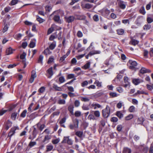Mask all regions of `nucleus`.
Here are the masks:
<instances>
[{
	"instance_id": "obj_1",
	"label": "nucleus",
	"mask_w": 153,
	"mask_h": 153,
	"mask_svg": "<svg viewBox=\"0 0 153 153\" xmlns=\"http://www.w3.org/2000/svg\"><path fill=\"white\" fill-rule=\"evenodd\" d=\"M72 124H71L69 125V128L71 130H73L74 128H78L79 123L78 120L77 118L73 119L72 120Z\"/></svg>"
},
{
	"instance_id": "obj_2",
	"label": "nucleus",
	"mask_w": 153,
	"mask_h": 153,
	"mask_svg": "<svg viewBox=\"0 0 153 153\" xmlns=\"http://www.w3.org/2000/svg\"><path fill=\"white\" fill-rule=\"evenodd\" d=\"M128 64H129V68L132 70L136 71V67L137 65V62L132 60H129L128 62Z\"/></svg>"
},
{
	"instance_id": "obj_3",
	"label": "nucleus",
	"mask_w": 153,
	"mask_h": 153,
	"mask_svg": "<svg viewBox=\"0 0 153 153\" xmlns=\"http://www.w3.org/2000/svg\"><path fill=\"white\" fill-rule=\"evenodd\" d=\"M110 112V108L107 105L105 108L102 110V115L104 117L106 118L109 117Z\"/></svg>"
},
{
	"instance_id": "obj_4",
	"label": "nucleus",
	"mask_w": 153,
	"mask_h": 153,
	"mask_svg": "<svg viewBox=\"0 0 153 153\" xmlns=\"http://www.w3.org/2000/svg\"><path fill=\"white\" fill-rule=\"evenodd\" d=\"M12 122L9 120H7L4 124L3 128L6 130H7L12 126Z\"/></svg>"
},
{
	"instance_id": "obj_5",
	"label": "nucleus",
	"mask_w": 153,
	"mask_h": 153,
	"mask_svg": "<svg viewBox=\"0 0 153 153\" xmlns=\"http://www.w3.org/2000/svg\"><path fill=\"white\" fill-rule=\"evenodd\" d=\"M16 129H19V128L18 127L14 126L12 128L8 134V137L11 138L15 133V131Z\"/></svg>"
},
{
	"instance_id": "obj_6",
	"label": "nucleus",
	"mask_w": 153,
	"mask_h": 153,
	"mask_svg": "<svg viewBox=\"0 0 153 153\" xmlns=\"http://www.w3.org/2000/svg\"><path fill=\"white\" fill-rule=\"evenodd\" d=\"M36 73L35 70H33L31 72V75L29 79V82L30 83H32L34 80V79L36 77Z\"/></svg>"
},
{
	"instance_id": "obj_7",
	"label": "nucleus",
	"mask_w": 153,
	"mask_h": 153,
	"mask_svg": "<svg viewBox=\"0 0 153 153\" xmlns=\"http://www.w3.org/2000/svg\"><path fill=\"white\" fill-rule=\"evenodd\" d=\"M138 149H140V151L143 152L144 153H147L149 150V148L148 147L142 145L139 146Z\"/></svg>"
},
{
	"instance_id": "obj_8",
	"label": "nucleus",
	"mask_w": 153,
	"mask_h": 153,
	"mask_svg": "<svg viewBox=\"0 0 153 153\" xmlns=\"http://www.w3.org/2000/svg\"><path fill=\"white\" fill-rule=\"evenodd\" d=\"M75 19V17L73 16H70L68 17L65 16V19L66 22L68 23L72 22L74 21Z\"/></svg>"
},
{
	"instance_id": "obj_9",
	"label": "nucleus",
	"mask_w": 153,
	"mask_h": 153,
	"mask_svg": "<svg viewBox=\"0 0 153 153\" xmlns=\"http://www.w3.org/2000/svg\"><path fill=\"white\" fill-rule=\"evenodd\" d=\"M110 11L107 8H103L102 10V14L105 17H107L110 13Z\"/></svg>"
},
{
	"instance_id": "obj_10",
	"label": "nucleus",
	"mask_w": 153,
	"mask_h": 153,
	"mask_svg": "<svg viewBox=\"0 0 153 153\" xmlns=\"http://www.w3.org/2000/svg\"><path fill=\"white\" fill-rule=\"evenodd\" d=\"M51 138V136L50 135H46L45 136L43 140L42 141V143H48Z\"/></svg>"
},
{
	"instance_id": "obj_11",
	"label": "nucleus",
	"mask_w": 153,
	"mask_h": 153,
	"mask_svg": "<svg viewBox=\"0 0 153 153\" xmlns=\"http://www.w3.org/2000/svg\"><path fill=\"white\" fill-rule=\"evenodd\" d=\"M89 105H90L91 108H94V109H96L97 108H100L101 107V106L100 104L95 102H93L91 105L90 104Z\"/></svg>"
},
{
	"instance_id": "obj_12",
	"label": "nucleus",
	"mask_w": 153,
	"mask_h": 153,
	"mask_svg": "<svg viewBox=\"0 0 153 153\" xmlns=\"http://www.w3.org/2000/svg\"><path fill=\"white\" fill-rule=\"evenodd\" d=\"M143 82V81L138 78H134L133 79L132 82L135 85H137Z\"/></svg>"
},
{
	"instance_id": "obj_13",
	"label": "nucleus",
	"mask_w": 153,
	"mask_h": 153,
	"mask_svg": "<svg viewBox=\"0 0 153 153\" xmlns=\"http://www.w3.org/2000/svg\"><path fill=\"white\" fill-rule=\"evenodd\" d=\"M151 72L150 70L146 69L145 68L143 67L140 71V72L142 74H144L146 73H150Z\"/></svg>"
},
{
	"instance_id": "obj_14",
	"label": "nucleus",
	"mask_w": 153,
	"mask_h": 153,
	"mask_svg": "<svg viewBox=\"0 0 153 153\" xmlns=\"http://www.w3.org/2000/svg\"><path fill=\"white\" fill-rule=\"evenodd\" d=\"M118 5L119 7L122 9H124L126 7V5L124 4L123 1L120 0L118 1Z\"/></svg>"
},
{
	"instance_id": "obj_15",
	"label": "nucleus",
	"mask_w": 153,
	"mask_h": 153,
	"mask_svg": "<svg viewBox=\"0 0 153 153\" xmlns=\"http://www.w3.org/2000/svg\"><path fill=\"white\" fill-rule=\"evenodd\" d=\"M139 41L137 40L134 39L133 38L131 39L129 44L131 45L135 46L139 43Z\"/></svg>"
},
{
	"instance_id": "obj_16",
	"label": "nucleus",
	"mask_w": 153,
	"mask_h": 153,
	"mask_svg": "<svg viewBox=\"0 0 153 153\" xmlns=\"http://www.w3.org/2000/svg\"><path fill=\"white\" fill-rule=\"evenodd\" d=\"M47 72L49 75L48 78H51L53 75L52 67H51L48 69L47 71Z\"/></svg>"
},
{
	"instance_id": "obj_17",
	"label": "nucleus",
	"mask_w": 153,
	"mask_h": 153,
	"mask_svg": "<svg viewBox=\"0 0 153 153\" xmlns=\"http://www.w3.org/2000/svg\"><path fill=\"white\" fill-rule=\"evenodd\" d=\"M36 126L38 129L40 131H42L45 127V124H41L40 122L38 123Z\"/></svg>"
},
{
	"instance_id": "obj_18",
	"label": "nucleus",
	"mask_w": 153,
	"mask_h": 153,
	"mask_svg": "<svg viewBox=\"0 0 153 153\" xmlns=\"http://www.w3.org/2000/svg\"><path fill=\"white\" fill-rule=\"evenodd\" d=\"M63 87L62 86L58 87L57 85L55 84H53V88L55 91H62V88Z\"/></svg>"
},
{
	"instance_id": "obj_19",
	"label": "nucleus",
	"mask_w": 153,
	"mask_h": 153,
	"mask_svg": "<svg viewBox=\"0 0 153 153\" xmlns=\"http://www.w3.org/2000/svg\"><path fill=\"white\" fill-rule=\"evenodd\" d=\"M36 40L33 39L31 40L29 45V47L31 48H34L36 46Z\"/></svg>"
},
{
	"instance_id": "obj_20",
	"label": "nucleus",
	"mask_w": 153,
	"mask_h": 153,
	"mask_svg": "<svg viewBox=\"0 0 153 153\" xmlns=\"http://www.w3.org/2000/svg\"><path fill=\"white\" fill-rule=\"evenodd\" d=\"M101 53V51H92L89 52V55H90V56L93 55L94 54H99Z\"/></svg>"
},
{
	"instance_id": "obj_21",
	"label": "nucleus",
	"mask_w": 153,
	"mask_h": 153,
	"mask_svg": "<svg viewBox=\"0 0 153 153\" xmlns=\"http://www.w3.org/2000/svg\"><path fill=\"white\" fill-rule=\"evenodd\" d=\"M53 19L56 22L59 23H61V20L60 19V16L59 15H55L53 18Z\"/></svg>"
},
{
	"instance_id": "obj_22",
	"label": "nucleus",
	"mask_w": 153,
	"mask_h": 153,
	"mask_svg": "<svg viewBox=\"0 0 153 153\" xmlns=\"http://www.w3.org/2000/svg\"><path fill=\"white\" fill-rule=\"evenodd\" d=\"M81 6L83 8H86L87 9L91 8L92 7V6L89 3H87L85 4H82L81 5Z\"/></svg>"
},
{
	"instance_id": "obj_23",
	"label": "nucleus",
	"mask_w": 153,
	"mask_h": 153,
	"mask_svg": "<svg viewBox=\"0 0 153 153\" xmlns=\"http://www.w3.org/2000/svg\"><path fill=\"white\" fill-rule=\"evenodd\" d=\"M74 106L73 105H71L69 106L68 107V110L72 115H74L73 112Z\"/></svg>"
},
{
	"instance_id": "obj_24",
	"label": "nucleus",
	"mask_w": 153,
	"mask_h": 153,
	"mask_svg": "<svg viewBox=\"0 0 153 153\" xmlns=\"http://www.w3.org/2000/svg\"><path fill=\"white\" fill-rule=\"evenodd\" d=\"M124 30L122 28H120L116 30L117 34L119 35H122L124 33Z\"/></svg>"
},
{
	"instance_id": "obj_25",
	"label": "nucleus",
	"mask_w": 153,
	"mask_h": 153,
	"mask_svg": "<svg viewBox=\"0 0 153 153\" xmlns=\"http://www.w3.org/2000/svg\"><path fill=\"white\" fill-rule=\"evenodd\" d=\"M6 53L7 55H9L13 53V50L11 47H9L7 48L6 51Z\"/></svg>"
},
{
	"instance_id": "obj_26",
	"label": "nucleus",
	"mask_w": 153,
	"mask_h": 153,
	"mask_svg": "<svg viewBox=\"0 0 153 153\" xmlns=\"http://www.w3.org/2000/svg\"><path fill=\"white\" fill-rule=\"evenodd\" d=\"M131 149L128 147H125L123 149V153H131Z\"/></svg>"
},
{
	"instance_id": "obj_27",
	"label": "nucleus",
	"mask_w": 153,
	"mask_h": 153,
	"mask_svg": "<svg viewBox=\"0 0 153 153\" xmlns=\"http://www.w3.org/2000/svg\"><path fill=\"white\" fill-rule=\"evenodd\" d=\"M53 148V146L52 145H48L46 146V152H48L52 150Z\"/></svg>"
},
{
	"instance_id": "obj_28",
	"label": "nucleus",
	"mask_w": 153,
	"mask_h": 153,
	"mask_svg": "<svg viewBox=\"0 0 153 153\" xmlns=\"http://www.w3.org/2000/svg\"><path fill=\"white\" fill-rule=\"evenodd\" d=\"M83 134L82 131H77L75 133V135L80 138L82 137Z\"/></svg>"
},
{
	"instance_id": "obj_29",
	"label": "nucleus",
	"mask_w": 153,
	"mask_h": 153,
	"mask_svg": "<svg viewBox=\"0 0 153 153\" xmlns=\"http://www.w3.org/2000/svg\"><path fill=\"white\" fill-rule=\"evenodd\" d=\"M144 121V119L143 117H141L138 118L137 122L138 124L142 125Z\"/></svg>"
},
{
	"instance_id": "obj_30",
	"label": "nucleus",
	"mask_w": 153,
	"mask_h": 153,
	"mask_svg": "<svg viewBox=\"0 0 153 153\" xmlns=\"http://www.w3.org/2000/svg\"><path fill=\"white\" fill-rule=\"evenodd\" d=\"M116 115L120 119H121L123 117V114L120 111H117L116 112Z\"/></svg>"
},
{
	"instance_id": "obj_31",
	"label": "nucleus",
	"mask_w": 153,
	"mask_h": 153,
	"mask_svg": "<svg viewBox=\"0 0 153 153\" xmlns=\"http://www.w3.org/2000/svg\"><path fill=\"white\" fill-rule=\"evenodd\" d=\"M22 36V35L20 33H18L14 37V38L17 40H19Z\"/></svg>"
},
{
	"instance_id": "obj_32",
	"label": "nucleus",
	"mask_w": 153,
	"mask_h": 153,
	"mask_svg": "<svg viewBox=\"0 0 153 153\" xmlns=\"http://www.w3.org/2000/svg\"><path fill=\"white\" fill-rule=\"evenodd\" d=\"M36 20L39 22V23H41L44 21V19L40 17L38 15L36 16Z\"/></svg>"
},
{
	"instance_id": "obj_33",
	"label": "nucleus",
	"mask_w": 153,
	"mask_h": 153,
	"mask_svg": "<svg viewBox=\"0 0 153 153\" xmlns=\"http://www.w3.org/2000/svg\"><path fill=\"white\" fill-rule=\"evenodd\" d=\"M103 92L101 91H98L95 94V96L96 97H99L101 96L103 94Z\"/></svg>"
},
{
	"instance_id": "obj_34",
	"label": "nucleus",
	"mask_w": 153,
	"mask_h": 153,
	"mask_svg": "<svg viewBox=\"0 0 153 153\" xmlns=\"http://www.w3.org/2000/svg\"><path fill=\"white\" fill-rule=\"evenodd\" d=\"M86 18V16L84 15H78L77 16V19L78 20H85Z\"/></svg>"
},
{
	"instance_id": "obj_35",
	"label": "nucleus",
	"mask_w": 153,
	"mask_h": 153,
	"mask_svg": "<svg viewBox=\"0 0 153 153\" xmlns=\"http://www.w3.org/2000/svg\"><path fill=\"white\" fill-rule=\"evenodd\" d=\"M90 62H88L84 65L82 68H84L85 69H87L90 68Z\"/></svg>"
},
{
	"instance_id": "obj_36",
	"label": "nucleus",
	"mask_w": 153,
	"mask_h": 153,
	"mask_svg": "<svg viewBox=\"0 0 153 153\" xmlns=\"http://www.w3.org/2000/svg\"><path fill=\"white\" fill-rule=\"evenodd\" d=\"M17 113L16 112L13 113L11 116V118L13 120H15L17 116Z\"/></svg>"
},
{
	"instance_id": "obj_37",
	"label": "nucleus",
	"mask_w": 153,
	"mask_h": 153,
	"mask_svg": "<svg viewBox=\"0 0 153 153\" xmlns=\"http://www.w3.org/2000/svg\"><path fill=\"white\" fill-rule=\"evenodd\" d=\"M18 2V0H12L10 3L9 5L11 6L17 4Z\"/></svg>"
},
{
	"instance_id": "obj_38",
	"label": "nucleus",
	"mask_w": 153,
	"mask_h": 153,
	"mask_svg": "<svg viewBox=\"0 0 153 153\" xmlns=\"http://www.w3.org/2000/svg\"><path fill=\"white\" fill-rule=\"evenodd\" d=\"M27 111L26 109L24 110L20 114V117L22 118H24L26 116V114L27 113Z\"/></svg>"
},
{
	"instance_id": "obj_39",
	"label": "nucleus",
	"mask_w": 153,
	"mask_h": 153,
	"mask_svg": "<svg viewBox=\"0 0 153 153\" xmlns=\"http://www.w3.org/2000/svg\"><path fill=\"white\" fill-rule=\"evenodd\" d=\"M59 80L60 83H63L65 81L64 77L63 76L59 77Z\"/></svg>"
},
{
	"instance_id": "obj_40",
	"label": "nucleus",
	"mask_w": 153,
	"mask_h": 153,
	"mask_svg": "<svg viewBox=\"0 0 153 153\" xmlns=\"http://www.w3.org/2000/svg\"><path fill=\"white\" fill-rule=\"evenodd\" d=\"M151 27V25H150L147 24L145 25L143 27L144 30H149Z\"/></svg>"
},
{
	"instance_id": "obj_41",
	"label": "nucleus",
	"mask_w": 153,
	"mask_h": 153,
	"mask_svg": "<svg viewBox=\"0 0 153 153\" xmlns=\"http://www.w3.org/2000/svg\"><path fill=\"white\" fill-rule=\"evenodd\" d=\"M139 12L140 13L143 15H144L146 13L145 8L143 6H142L141 7L139 10Z\"/></svg>"
},
{
	"instance_id": "obj_42",
	"label": "nucleus",
	"mask_w": 153,
	"mask_h": 153,
	"mask_svg": "<svg viewBox=\"0 0 153 153\" xmlns=\"http://www.w3.org/2000/svg\"><path fill=\"white\" fill-rule=\"evenodd\" d=\"M133 117V115L132 114H129L128 116L125 117V119L126 120H128L132 119Z\"/></svg>"
},
{
	"instance_id": "obj_43",
	"label": "nucleus",
	"mask_w": 153,
	"mask_h": 153,
	"mask_svg": "<svg viewBox=\"0 0 153 153\" xmlns=\"http://www.w3.org/2000/svg\"><path fill=\"white\" fill-rule=\"evenodd\" d=\"M67 57V55H64L63 56L61 57L59 60L60 63H61L63 62L65 60V59Z\"/></svg>"
},
{
	"instance_id": "obj_44",
	"label": "nucleus",
	"mask_w": 153,
	"mask_h": 153,
	"mask_svg": "<svg viewBox=\"0 0 153 153\" xmlns=\"http://www.w3.org/2000/svg\"><path fill=\"white\" fill-rule=\"evenodd\" d=\"M37 134V131L36 128H34L33 131V138H35Z\"/></svg>"
},
{
	"instance_id": "obj_45",
	"label": "nucleus",
	"mask_w": 153,
	"mask_h": 153,
	"mask_svg": "<svg viewBox=\"0 0 153 153\" xmlns=\"http://www.w3.org/2000/svg\"><path fill=\"white\" fill-rule=\"evenodd\" d=\"M4 27L3 28V31L4 32H5L6 31H7V30H8V26L7 24L6 23H5L4 24Z\"/></svg>"
},
{
	"instance_id": "obj_46",
	"label": "nucleus",
	"mask_w": 153,
	"mask_h": 153,
	"mask_svg": "<svg viewBox=\"0 0 153 153\" xmlns=\"http://www.w3.org/2000/svg\"><path fill=\"white\" fill-rule=\"evenodd\" d=\"M43 58V56L42 55H40L39 56L38 60V62L39 63H41L42 64Z\"/></svg>"
},
{
	"instance_id": "obj_47",
	"label": "nucleus",
	"mask_w": 153,
	"mask_h": 153,
	"mask_svg": "<svg viewBox=\"0 0 153 153\" xmlns=\"http://www.w3.org/2000/svg\"><path fill=\"white\" fill-rule=\"evenodd\" d=\"M58 103L60 105L65 104V101L64 99H60L58 101Z\"/></svg>"
},
{
	"instance_id": "obj_48",
	"label": "nucleus",
	"mask_w": 153,
	"mask_h": 153,
	"mask_svg": "<svg viewBox=\"0 0 153 153\" xmlns=\"http://www.w3.org/2000/svg\"><path fill=\"white\" fill-rule=\"evenodd\" d=\"M96 86L98 87H101L102 86L101 82H100L98 80H96L94 83Z\"/></svg>"
},
{
	"instance_id": "obj_49",
	"label": "nucleus",
	"mask_w": 153,
	"mask_h": 153,
	"mask_svg": "<svg viewBox=\"0 0 153 153\" xmlns=\"http://www.w3.org/2000/svg\"><path fill=\"white\" fill-rule=\"evenodd\" d=\"M75 77L74 74H71L68 75L67 78V79H73Z\"/></svg>"
},
{
	"instance_id": "obj_50",
	"label": "nucleus",
	"mask_w": 153,
	"mask_h": 153,
	"mask_svg": "<svg viewBox=\"0 0 153 153\" xmlns=\"http://www.w3.org/2000/svg\"><path fill=\"white\" fill-rule=\"evenodd\" d=\"M109 95L111 98L116 97L117 96V94L116 93L113 92H110L109 93Z\"/></svg>"
},
{
	"instance_id": "obj_51",
	"label": "nucleus",
	"mask_w": 153,
	"mask_h": 153,
	"mask_svg": "<svg viewBox=\"0 0 153 153\" xmlns=\"http://www.w3.org/2000/svg\"><path fill=\"white\" fill-rule=\"evenodd\" d=\"M76 79V78H74V79L71 80V81H70L69 82H68L65 84L64 85H62V87H66L67 86V84H71V83L73 82Z\"/></svg>"
},
{
	"instance_id": "obj_52",
	"label": "nucleus",
	"mask_w": 153,
	"mask_h": 153,
	"mask_svg": "<svg viewBox=\"0 0 153 153\" xmlns=\"http://www.w3.org/2000/svg\"><path fill=\"white\" fill-rule=\"evenodd\" d=\"M135 110V108L132 105L128 109V111L130 112H133Z\"/></svg>"
},
{
	"instance_id": "obj_53",
	"label": "nucleus",
	"mask_w": 153,
	"mask_h": 153,
	"mask_svg": "<svg viewBox=\"0 0 153 153\" xmlns=\"http://www.w3.org/2000/svg\"><path fill=\"white\" fill-rule=\"evenodd\" d=\"M44 54L47 55L48 54H51V52L49 50V49L47 48L46 49L44 50L43 52Z\"/></svg>"
},
{
	"instance_id": "obj_54",
	"label": "nucleus",
	"mask_w": 153,
	"mask_h": 153,
	"mask_svg": "<svg viewBox=\"0 0 153 153\" xmlns=\"http://www.w3.org/2000/svg\"><path fill=\"white\" fill-rule=\"evenodd\" d=\"M94 116L97 117H99L100 116V113L99 111H94Z\"/></svg>"
},
{
	"instance_id": "obj_55",
	"label": "nucleus",
	"mask_w": 153,
	"mask_h": 153,
	"mask_svg": "<svg viewBox=\"0 0 153 153\" xmlns=\"http://www.w3.org/2000/svg\"><path fill=\"white\" fill-rule=\"evenodd\" d=\"M66 119L67 118L66 117V116L64 117L63 118H62L61 120H60V121L59 122V123L61 125L63 124L66 122Z\"/></svg>"
},
{
	"instance_id": "obj_56",
	"label": "nucleus",
	"mask_w": 153,
	"mask_h": 153,
	"mask_svg": "<svg viewBox=\"0 0 153 153\" xmlns=\"http://www.w3.org/2000/svg\"><path fill=\"white\" fill-rule=\"evenodd\" d=\"M81 115V112L79 111H75L74 113V115L76 117H79Z\"/></svg>"
},
{
	"instance_id": "obj_57",
	"label": "nucleus",
	"mask_w": 153,
	"mask_h": 153,
	"mask_svg": "<svg viewBox=\"0 0 153 153\" xmlns=\"http://www.w3.org/2000/svg\"><path fill=\"white\" fill-rule=\"evenodd\" d=\"M45 90V88L44 86L41 87L38 90L40 93H43Z\"/></svg>"
},
{
	"instance_id": "obj_58",
	"label": "nucleus",
	"mask_w": 153,
	"mask_h": 153,
	"mask_svg": "<svg viewBox=\"0 0 153 153\" xmlns=\"http://www.w3.org/2000/svg\"><path fill=\"white\" fill-rule=\"evenodd\" d=\"M68 137H69V136L64 137L62 142L63 143H67L68 142Z\"/></svg>"
},
{
	"instance_id": "obj_59",
	"label": "nucleus",
	"mask_w": 153,
	"mask_h": 153,
	"mask_svg": "<svg viewBox=\"0 0 153 153\" xmlns=\"http://www.w3.org/2000/svg\"><path fill=\"white\" fill-rule=\"evenodd\" d=\"M123 128V126L121 125H117V129L119 131H122Z\"/></svg>"
},
{
	"instance_id": "obj_60",
	"label": "nucleus",
	"mask_w": 153,
	"mask_h": 153,
	"mask_svg": "<svg viewBox=\"0 0 153 153\" xmlns=\"http://www.w3.org/2000/svg\"><path fill=\"white\" fill-rule=\"evenodd\" d=\"M93 19L94 21L95 22H98L99 20L98 16L97 14H95L94 16Z\"/></svg>"
},
{
	"instance_id": "obj_61",
	"label": "nucleus",
	"mask_w": 153,
	"mask_h": 153,
	"mask_svg": "<svg viewBox=\"0 0 153 153\" xmlns=\"http://www.w3.org/2000/svg\"><path fill=\"white\" fill-rule=\"evenodd\" d=\"M11 10V8L9 6H7L4 8V11L6 13L9 12Z\"/></svg>"
},
{
	"instance_id": "obj_62",
	"label": "nucleus",
	"mask_w": 153,
	"mask_h": 153,
	"mask_svg": "<svg viewBox=\"0 0 153 153\" xmlns=\"http://www.w3.org/2000/svg\"><path fill=\"white\" fill-rule=\"evenodd\" d=\"M32 31L35 32L37 31L36 30V24H33L32 25Z\"/></svg>"
},
{
	"instance_id": "obj_63",
	"label": "nucleus",
	"mask_w": 153,
	"mask_h": 153,
	"mask_svg": "<svg viewBox=\"0 0 153 153\" xmlns=\"http://www.w3.org/2000/svg\"><path fill=\"white\" fill-rule=\"evenodd\" d=\"M74 105L76 107H78L80 105V102L78 100H76L74 102Z\"/></svg>"
},
{
	"instance_id": "obj_64",
	"label": "nucleus",
	"mask_w": 153,
	"mask_h": 153,
	"mask_svg": "<svg viewBox=\"0 0 153 153\" xmlns=\"http://www.w3.org/2000/svg\"><path fill=\"white\" fill-rule=\"evenodd\" d=\"M149 153H153V146L152 145L150 146L149 148Z\"/></svg>"
}]
</instances>
